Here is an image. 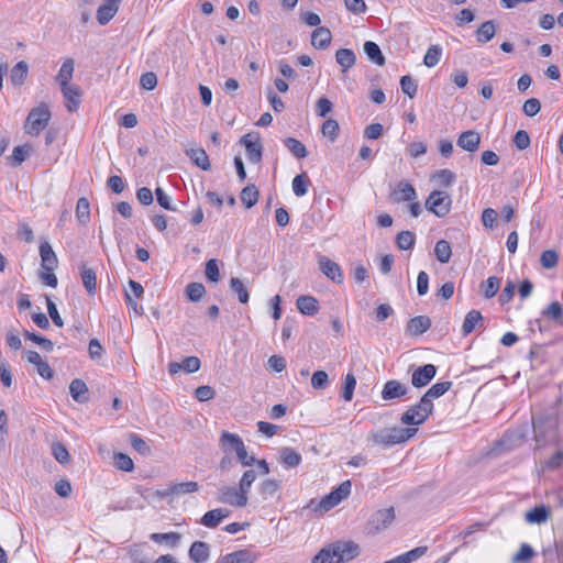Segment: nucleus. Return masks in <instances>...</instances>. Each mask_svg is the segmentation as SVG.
I'll use <instances>...</instances> for the list:
<instances>
[{"label": "nucleus", "instance_id": "36", "mask_svg": "<svg viewBox=\"0 0 563 563\" xmlns=\"http://www.w3.org/2000/svg\"><path fill=\"white\" fill-rule=\"evenodd\" d=\"M260 192L255 185H247L241 191V201L246 208H252L258 201Z\"/></svg>", "mask_w": 563, "mask_h": 563}, {"label": "nucleus", "instance_id": "39", "mask_svg": "<svg viewBox=\"0 0 563 563\" xmlns=\"http://www.w3.org/2000/svg\"><path fill=\"white\" fill-rule=\"evenodd\" d=\"M483 320L482 313L478 310H471L463 322L462 331L465 335L470 334L476 325Z\"/></svg>", "mask_w": 563, "mask_h": 563}, {"label": "nucleus", "instance_id": "57", "mask_svg": "<svg viewBox=\"0 0 563 563\" xmlns=\"http://www.w3.org/2000/svg\"><path fill=\"white\" fill-rule=\"evenodd\" d=\"M559 255L554 250L543 251L540 256V263L543 268L551 269L556 266Z\"/></svg>", "mask_w": 563, "mask_h": 563}, {"label": "nucleus", "instance_id": "16", "mask_svg": "<svg viewBox=\"0 0 563 563\" xmlns=\"http://www.w3.org/2000/svg\"><path fill=\"white\" fill-rule=\"evenodd\" d=\"M41 266L44 271H55L57 267V256L48 242H42L40 245Z\"/></svg>", "mask_w": 563, "mask_h": 563}, {"label": "nucleus", "instance_id": "48", "mask_svg": "<svg viewBox=\"0 0 563 563\" xmlns=\"http://www.w3.org/2000/svg\"><path fill=\"white\" fill-rule=\"evenodd\" d=\"M339 123L336 120L329 119L324 121L321 128L322 135L329 139L331 142H334L339 135Z\"/></svg>", "mask_w": 563, "mask_h": 563}, {"label": "nucleus", "instance_id": "21", "mask_svg": "<svg viewBox=\"0 0 563 563\" xmlns=\"http://www.w3.org/2000/svg\"><path fill=\"white\" fill-rule=\"evenodd\" d=\"M185 153L202 170L211 168L209 157L202 147H186Z\"/></svg>", "mask_w": 563, "mask_h": 563}, {"label": "nucleus", "instance_id": "59", "mask_svg": "<svg viewBox=\"0 0 563 563\" xmlns=\"http://www.w3.org/2000/svg\"><path fill=\"white\" fill-rule=\"evenodd\" d=\"M500 287V279L498 277L492 276L486 279L483 285L484 296L486 298H493Z\"/></svg>", "mask_w": 563, "mask_h": 563}, {"label": "nucleus", "instance_id": "43", "mask_svg": "<svg viewBox=\"0 0 563 563\" xmlns=\"http://www.w3.org/2000/svg\"><path fill=\"white\" fill-rule=\"evenodd\" d=\"M206 295V288L201 283H190L186 286V296L192 302L200 301Z\"/></svg>", "mask_w": 563, "mask_h": 563}, {"label": "nucleus", "instance_id": "64", "mask_svg": "<svg viewBox=\"0 0 563 563\" xmlns=\"http://www.w3.org/2000/svg\"><path fill=\"white\" fill-rule=\"evenodd\" d=\"M497 211L493 208H486L482 213V222L486 229H494L497 221Z\"/></svg>", "mask_w": 563, "mask_h": 563}, {"label": "nucleus", "instance_id": "14", "mask_svg": "<svg viewBox=\"0 0 563 563\" xmlns=\"http://www.w3.org/2000/svg\"><path fill=\"white\" fill-rule=\"evenodd\" d=\"M408 393V387L399 380L391 379L387 380L382 389L383 400H393L401 398Z\"/></svg>", "mask_w": 563, "mask_h": 563}, {"label": "nucleus", "instance_id": "49", "mask_svg": "<svg viewBox=\"0 0 563 563\" xmlns=\"http://www.w3.org/2000/svg\"><path fill=\"white\" fill-rule=\"evenodd\" d=\"M230 287L238 294L239 301L241 303H246L249 301L250 295L244 286L243 282L238 277H232L230 279Z\"/></svg>", "mask_w": 563, "mask_h": 563}, {"label": "nucleus", "instance_id": "6", "mask_svg": "<svg viewBox=\"0 0 563 563\" xmlns=\"http://www.w3.org/2000/svg\"><path fill=\"white\" fill-rule=\"evenodd\" d=\"M351 481L342 482L335 489L325 495L314 507L316 511L324 514L346 499L351 494Z\"/></svg>", "mask_w": 563, "mask_h": 563}, {"label": "nucleus", "instance_id": "12", "mask_svg": "<svg viewBox=\"0 0 563 563\" xmlns=\"http://www.w3.org/2000/svg\"><path fill=\"white\" fill-rule=\"evenodd\" d=\"M241 143L245 146L247 159L254 164L260 163L263 150L260 137L249 133L242 136Z\"/></svg>", "mask_w": 563, "mask_h": 563}, {"label": "nucleus", "instance_id": "55", "mask_svg": "<svg viewBox=\"0 0 563 563\" xmlns=\"http://www.w3.org/2000/svg\"><path fill=\"white\" fill-rule=\"evenodd\" d=\"M400 86H401V90L405 95H407L410 99H412L416 93H417V88H418V85H417V81L408 76V75H405L400 78Z\"/></svg>", "mask_w": 563, "mask_h": 563}, {"label": "nucleus", "instance_id": "37", "mask_svg": "<svg viewBox=\"0 0 563 563\" xmlns=\"http://www.w3.org/2000/svg\"><path fill=\"white\" fill-rule=\"evenodd\" d=\"M199 490V485L197 482H184V483H175L169 485V492L173 493V496H179L185 494H191Z\"/></svg>", "mask_w": 563, "mask_h": 563}, {"label": "nucleus", "instance_id": "28", "mask_svg": "<svg viewBox=\"0 0 563 563\" xmlns=\"http://www.w3.org/2000/svg\"><path fill=\"white\" fill-rule=\"evenodd\" d=\"M69 393L73 399L79 404H85L88 401V387L82 379H74L69 384Z\"/></svg>", "mask_w": 563, "mask_h": 563}, {"label": "nucleus", "instance_id": "44", "mask_svg": "<svg viewBox=\"0 0 563 563\" xmlns=\"http://www.w3.org/2000/svg\"><path fill=\"white\" fill-rule=\"evenodd\" d=\"M285 145L297 158H305L308 155L306 146L295 137H287Z\"/></svg>", "mask_w": 563, "mask_h": 563}, {"label": "nucleus", "instance_id": "26", "mask_svg": "<svg viewBox=\"0 0 563 563\" xmlns=\"http://www.w3.org/2000/svg\"><path fill=\"white\" fill-rule=\"evenodd\" d=\"M332 34L328 27L319 26L311 34V44L314 48L323 49L331 43Z\"/></svg>", "mask_w": 563, "mask_h": 563}, {"label": "nucleus", "instance_id": "63", "mask_svg": "<svg viewBox=\"0 0 563 563\" xmlns=\"http://www.w3.org/2000/svg\"><path fill=\"white\" fill-rule=\"evenodd\" d=\"M205 273H206V277L210 282L218 283L220 280V272H219V266H218L217 260L211 258L206 263Z\"/></svg>", "mask_w": 563, "mask_h": 563}, {"label": "nucleus", "instance_id": "47", "mask_svg": "<svg viewBox=\"0 0 563 563\" xmlns=\"http://www.w3.org/2000/svg\"><path fill=\"white\" fill-rule=\"evenodd\" d=\"M415 241V233L408 230L399 232L396 238L397 246L404 251L412 249Z\"/></svg>", "mask_w": 563, "mask_h": 563}, {"label": "nucleus", "instance_id": "56", "mask_svg": "<svg viewBox=\"0 0 563 563\" xmlns=\"http://www.w3.org/2000/svg\"><path fill=\"white\" fill-rule=\"evenodd\" d=\"M329 385V375L325 371H317L311 376V387L318 390L325 389Z\"/></svg>", "mask_w": 563, "mask_h": 563}, {"label": "nucleus", "instance_id": "5", "mask_svg": "<svg viewBox=\"0 0 563 563\" xmlns=\"http://www.w3.org/2000/svg\"><path fill=\"white\" fill-rule=\"evenodd\" d=\"M396 518L394 507L378 509L368 518L365 531L367 534L375 536L388 529Z\"/></svg>", "mask_w": 563, "mask_h": 563}, {"label": "nucleus", "instance_id": "24", "mask_svg": "<svg viewBox=\"0 0 563 563\" xmlns=\"http://www.w3.org/2000/svg\"><path fill=\"white\" fill-rule=\"evenodd\" d=\"M279 462L286 468L297 467L301 463V454L296 450L285 446L279 450Z\"/></svg>", "mask_w": 563, "mask_h": 563}, {"label": "nucleus", "instance_id": "50", "mask_svg": "<svg viewBox=\"0 0 563 563\" xmlns=\"http://www.w3.org/2000/svg\"><path fill=\"white\" fill-rule=\"evenodd\" d=\"M442 55V49L439 45H432L428 48L423 63L428 68L437 66Z\"/></svg>", "mask_w": 563, "mask_h": 563}, {"label": "nucleus", "instance_id": "41", "mask_svg": "<svg viewBox=\"0 0 563 563\" xmlns=\"http://www.w3.org/2000/svg\"><path fill=\"white\" fill-rule=\"evenodd\" d=\"M181 539V534L178 532H166V533H152L151 540L155 543H165L169 547H175Z\"/></svg>", "mask_w": 563, "mask_h": 563}, {"label": "nucleus", "instance_id": "15", "mask_svg": "<svg viewBox=\"0 0 563 563\" xmlns=\"http://www.w3.org/2000/svg\"><path fill=\"white\" fill-rule=\"evenodd\" d=\"M479 144L481 135L473 130L462 132L457 139V146L467 152H476Z\"/></svg>", "mask_w": 563, "mask_h": 563}, {"label": "nucleus", "instance_id": "11", "mask_svg": "<svg viewBox=\"0 0 563 563\" xmlns=\"http://www.w3.org/2000/svg\"><path fill=\"white\" fill-rule=\"evenodd\" d=\"M318 266L327 278L334 283H343V272L338 263L324 255L318 256Z\"/></svg>", "mask_w": 563, "mask_h": 563}, {"label": "nucleus", "instance_id": "32", "mask_svg": "<svg viewBox=\"0 0 563 563\" xmlns=\"http://www.w3.org/2000/svg\"><path fill=\"white\" fill-rule=\"evenodd\" d=\"M82 284L89 295H95L97 289V277L92 268L82 265L80 268Z\"/></svg>", "mask_w": 563, "mask_h": 563}, {"label": "nucleus", "instance_id": "40", "mask_svg": "<svg viewBox=\"0 0 563 563\" xmlns=\"http://www.w3.org/2000/svg\"><path fill=\"white\" fill-rule=\"evenodd\" d=\"M434 255L440 263H448L452 255L450 243L446 240L438 241L434 247Z\"/></svg>", "mask_w": 563, "mask_h": 563}, {"label": "nucleus", "instance_id": "46", "mask_svg": "<svg viewBox=\"0 0 563 563\" xmlns=\"http://www.w3.org/2000/svg\"><path fill=\"white\" fill-rule=\"evenodd\" d=\"M292 191L297 197H302L307 194L309 187V179L307 175L300 174L292 179Z\"/></svg>", "mask_w": 563, "mask_h": 563}, {"label": "nucleus", "instance_id": "38", "mask_svg": "<svg viewBox=\"0 0 563 563\" xmlns=\"http://www.w3.org/2000/svg\"><path fill=\"white\" fill-rule=\"evenodd\" d=\"M76 218L80 224H87L90 221V205L85 197L79 198L77 201Z\"/></svg>", "mask_w": 563, "mask_h": 563}, {"label": "nucleus", "instance_id": "53", "mask_svg": "<svg viewBox=\"0 0 563 563\" xmlns=\"http://www.w3.org/2000/svg\"><path fill=\"white\" fill-rule=\"evenodd\" d=\"M52 453L55 460L60 464H66L70 460V455L67 448L60 442L53 443Z\"/></svg>", "mask_w": 563, "mask_h": 563}, {"label": "nucleus", "instance_id": "29", "mask_svg": "<svg viewBox=\"0 0 563 563\" xmlns=\"http://www.w3.org/2000/svg\"><path fill=\"white\" fill-rule=\"evenodd\" d=\"M296 306L306 316H313L319 310V302L312 296H300L296 301Z\"/></svg>", "mask_w": 563, "mask_h": 563}, {"label": "nucleus", "instance_id": "42", "mask_svg": "<svg viewBox=\"0 0 563 563\" xmlns=\"http://www.w3.org/2000/svg\"><path fill=\"white\" fill-rule=\"evenodd\" d=\"M335 59L344 69L351 68L355 63V54L347 48H340L335 53Z\"/></svg>", "mask_w": 563, "mask_h": 563}, {"label": "nucleus", "instance_id": "20", "mask_svg": "<svg viewBox=\"0 0 563 563\" xmlns=\"http://www.w3.org/2000/svg\"><path fill=\"white\" fill-rule=\"evenodd\" d=\"M189 558L195 563H206L210 558V545L203 541H195L189 548Z\"/></svg>", "mask_w": 563, "mask_h": 563}, {"label": "nucleus", "instance_id": "1", "mask_svg": "<svg viewBox=\"0 0 563 563\" xmlns=\"http://www.w3.org/2000/svg\"><path fill=\"white\" fill-rule=\"evenodd\" d=\"M536 450L554 442L558 434V418L554 412L542 413L532 419Z\"/></svg>", "mask_w": 563, "mask_h": 563}, {"label": "nucleus", "instance_id": "58", "mask_svg": "<svg viewBox=\"0 0 563 563\" xmlns=\"http://www.w3.org/2000/svg\"><path fill=\"white\" fill-rule=\"evenodd\" d=\"M129 441H130L131 446L140 454L148 455L151 453V449L147 445V443L142 438H140L137 434H135V433L130 434Z\"/></svg>", "mask_w": 563, "mask_h": 563}, {"label": "nucleus", "instance_id": "22", "mask_svg": "<svg viewBox=\"0 0 563 563\" xmlns=\"http://www.w3.org/2000/svg\"><path fill=\"white\" fill-rule=\"evenodd\" d=\"M119 4L114 1L106 0L97 10V21L100 25L108 24L117 14Z\"/></svg>", "mask_w": 563, "mask_h": 563}, {"label": "nucleus", "instance_id": "17", "mask_svg": "<svg viewBox=\"0 0 563 563\" xmlns=\"http://www.w3.org/2000/svg\"><path fill=\"white\" fill-rule=\"evenodd\" d=\"M257 555L249 550H238L221 556L218 563H254Z\"/></svg>", "mask_w": 563, "mask_h": 563}, {"label": "nucleus", "instance_id": "52", "mask_svg": "<svg viewBox=\"0 0 563 563\" xmlns=\"http://www.w3.org/2000/svg\"><path fill=\"white\" fill-rule=\"evenodd\" d=\"M115 467L123 472H132L134 470V463L132 459L121 452L114 453Z\"/></svg>", "mask_w": 563, "mask_h": 563}, {"label": "nucleus", "instance_id": "60", "mask_svg": "<svg viewBox=\"0 0 563 563\" xmlns=\"http://www.w3.org/2000/svg\"><path fill=\"white\" fill-rule=\"evenodd\" d=\"M525 437H526V432L521 431V430L509 432L504 435V438L501 440V444L509 442V444L507 445V449H511L514 446L519 445L523 441Z\"/></svg>", "mask_w": 563, "mask_h": 563}, {"label": "nucleus", "instance_id": "9", "mask_svg": "<svg viewBox=\"0 0 563 563\" xmlns=\"http://www.w3.org/2000/svg\"><path fill=\"white\" fill-rule=\"evenodd\" d=\"M217 499L222 504L243 508L247 505L249 494L240 486H223L218 490Z\"/></svg>", "mask_w": 563, "mask_h": 563}, {"label": "nucleus", "instance_id": "8", "mask_svg": "<svg viewBox=\"0 0 563 563\" xmlns=\"http://www.w3.org/2000/svg\"><path fill=\"white\" fill-rule=\"evenodd\" d=\"M433 410V405H428L427 399L422 400L408 408L401 416L400 421L407 426L422 424Z\"/></svg>", "mask_w": 563, "mask_h": 563}, {"label": "nucleus", "instance_id": "31", "mask_svg": "<svg viewBox=\"0 0 563 563\" xmlns=\"http://www.w3.org/2000/svg\"><path fill=\"white\" fill-rule=\"evenodd\" d=\"M451 382H440L432 385L426 394L421 397L422 400L427 399L428 405H433L432 400L444 395L451 387Z\"/></svg>", "mask_w": 563, "mask_h": 563}, {"label": "nucleus", "instance_id": "2", "mask_svg": "<svg viewBox=\"0 0 563 563\" xmlns=\"http://www.w3.org/2000/svg\"><path fill=\"white\" fill-rule=\"evenodd\" d=\"M417 432V428L393 427L369 432L367 440L374 445L391 446L407 442L413 438Z\"/></svg>", "mask_w": 563, "mask_h": 563}, {"label": "nucleus", "instance_id": "34", "mask_svg": "<svg viewBox=\"0 0 563 563\" xmlns=\"http://www.w3.org/2000/svg\"><path fill=\"white\" fill-rule=\"evenodd\" d=\"M496 33V25L493 20L483 22L477 31H476V38L479 43H487L490 41Z\"/></svg>", "mask_w": 563, "mask_h": 563}, {"label": "nucleus", "instance_id": "18", "mask_svg": "<svg viewBox=\"0 0 563 563\" xmlns=\"http://www.w3.org/2000/svg\"><path fill=\"white\" fill-rule=\"evenodd\" d=\"M230 516L225 508H216L207 511L200 519V523L207 528H216L220 522Z\"/></svg>", "mask_w": 563, "mask_h": 563}, {"label": "nucleus", "instance_id": "33", "mask_svg": "<svg viewBox=\"0 0 563 563\" xmlns=\"http://www.w3.org/2000/svg\"><path fill=\"white\" fill-rule=\"evenodd\" d=\"M548 518L549 511L544 506H537L525 515V519L528 523L541 525L544 523Z\"/></svg>", "mask_w": 563, "mask_h": 563}, {"label": "nucleus", "instance_id": "27", "mask_svg": "<svg viewBox=\"0 0 563 563\" xmlns=\"http://www.w3.org/2000/svg\"><path fill=\"white\" fill-rule=\"evenodd\" d=\"M280 488V481L275 478L264 479L258 486V494L263 500L274 498Z\"/></svg>", "mask_w": 563, "mask_h": 563}, {"label": "nucleus", "instance_id": "7", "mask_svg": "<svg viewBox=\"0 0 563 563\" xmlns=\"http://www.w3.org/2000/svg\"><path fill=\"white\" fill-rule=\"evenodd\" d=\"M452 199L445 191L434 190L426 200L424 207L439 218L445 217L451 210Z\"/></svg>", "mask_w": 563, "mask_h": 563}, {"label": "nucleus", "instance_id": "35", "mask_svg": "<svg viewBox=\"0 0 563 563\" xmlns=\"http://www.w3.org/2000/svg\"><path fill=\"white\" fill-rule=\"evenodd\" d=\"M428 548L427 547H418L415 548L404 554H400L391 560H389L390 563H411L419 558H421L426 552Z\"/></svg>", "mask_w": 563, "mask_h": 563}, {"label": "nucleus", "instance_id": "4", "mask_svg": "<svg viewBox=\"0 0 563 563\" xmlns=\"http://www.w3.org/2000/svg\"><path fill=\"white\" fill-rule=\"evenodd\" d=\"M71 74L73 73H58L55 79L60 87L67 110L75 112L80 106L82 91L76 84L71 82Z\"/></svg>", "mask_w": 563, "mask_h": 563}, {"label": "nucleus", "instance_id": "19", "mask_svg": "<svg viewBox=\"0 0 563 563\" xmlns=\"http://www.w3.org/2000/svg\"><path fill=\"white\" fill-rule=\"evenodd\" d=\"M431 327V319L427 316H417L407 323V332L411 336H418L428 331Z\"/></svg>", "mask_w": 563, "mask_h": 563}, {"label": "nucleus", "instance_id": "13", "mask_svg": "<svg viewBox=\"0 0 563 563\" xmlns=\"http://www.w3.org/2000/svg\"><path fill=\"white\" fill-rule=\"evenodd\" d=\"M435 374L437 367L433 364H427L418 367L412 373L411 384L417 388L424 387L433 379Z\"/></svg>", "mask_w": 563, "mask_h": 563}, {"label": "nucleus", "instance_id": "51", "mask_svg": "<svg viewBox=\"0 0 563 563\" xmlns=\"http://www.w3.org/2000/svg\"><path fill=\"white\" fill-rule=\"evenodd\" d=\"M356 387V378L354 374H346L342 388V397L345 401H351L353 399L354 389Z\"/></svg>", "mask_w": 563, "mask_h": 563}, {"label": "nucleus", "instance_id": "30", "mask_svg": "<svg viewBox=\"0 0 563 563\" xmlns=\"http://www.w3.org/2000/svg\"><path fill=\"white\" fill-rule=\"evenodd\" d=\"M220 444L225 453L236 451L243 443L242 439L234 433L223 431L220 437Z\"/></svg>", "mask_w": 563, "mask_h": 563}, {"label": "nucleus", "instance_id": "3", "mask_svg": "<svg viewBox=\"0 0 563 563\" xmlns=\"http://www.w3.org/2000/svg\"><path fill=\"white\" fill-rule=\"evenodd\" d=\"M51 119L52 112L48 104L41 102L29 112L23 125L24 132L37 136L48 125Z\"/></svg>", "mask_w": 563, "mask_h": 563}, {"label": "nucleus", "instance_id": "23", "mask_svg": "<svg viewBox=\"0 0 563 563\" xmlns=\"http://www.w3.org/2000/svg\"><path fill=\"white\" fill-rule=\"evenodd\" d=\"M363 52L365 53L368 60L375 66H385V56L383 55L379 46L375 42L366 41L363 45Z\"/></svg>", "mask_w": 563, "mask_h": 563}, {"label": "nucleus", "instance_id": "45", "mask_svg": "<svg viewBox=\"0 0 563 563\" xmlns=\"http://www.w3.org/2000/svg\"><path fill=\"white\" fill-rule=\"evenodd\" d=\"M30 152L31 146L26 144L15 146L9 159L13 166H19L26 159V157L30 155Z\"/></svg>", "mask_w": 563, "mask_h": 563}, {"label": "nucleus", "instance_id": "61", "mask_svg": "<svg viewBox=\"0 0 563 563\" xmlns=\"http://www.w3.org/2000/svg\"><path fill=\"white\" fill-rule=\"evenodd\" d=\"M534 555L533 549L529 544H522L519 551L515 554L514 563H527Z\"/></svg>", "mask_w": 563, "mask_h": 563}, {"label": "nucleus", "instance_id": "25", "mask_svg": "<svg viewBox=\"0 0 563 563\" xmlns=\"http://www.w3.org/2000/svg\"><path fill=\"white\" fill-rule=\"evenodd\" d=\"M417 198L415 188L408 183H399L391 194L395 202L413 201Z\"/></svg>", "mask_w": 563, "mask_h": 563}, {"label": "nucleus", "instance_id": "62", "mask_svg": "<svg viewBox=\"0 0 563 563\" xmlns=\"http://www.w3.org/2000/svg\"><path fill=\"white\" fill-rule=\"evenodd\" d=\"M24 336L26 339L31 340L32 342L38 344L45 351H52L54 347V343L51 340H48L44 336H41L40 334L25 331Z\"/></svg>", "mask_w": 563, "mask_h": 563}, {"label": "nucleus", "instance_id": "54", "mask_svg": "<svg viewBox=\"0 0 563 563\" xmlns=\"http://www.w3.org/2000/svg\"><path fill=\"white\" fill-rule=\"evenodd\" d=\"M312 563H336L333 545L330 544L329 547L323 548L317 555H314Z\"/></svg>", "mask_w": 563, "mask_h": 563}, {"label": "nucleus", "instance_id": "10", "mask_svg": "<svg viewBox=\"0 0 563 563\" xmlns=\"http://www.w3.org/2000/svg\"><path fill=\"white\" fill-rule=\"evenodd\" d=\"M336 563L349 562L360 555V545L353 541L335 542L332 544Z\"/></svg>", "mask_w": 563, "mask_h": 563}]
</instances>
